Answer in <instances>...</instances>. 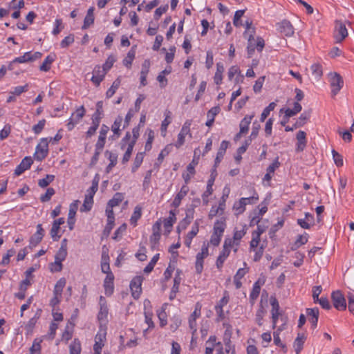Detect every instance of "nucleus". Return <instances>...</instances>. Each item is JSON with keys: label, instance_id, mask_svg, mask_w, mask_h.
Segmentation results:
<instances>
[{"label": "nucleus", "instance_id": "nucleus-1", "mask_svg": "<svg viewBox=\"0 0 354 354\" xmlns=\"http://www.w3.org/2000/svg\"><path fill=\"white\" fill-rule=\"evenodd\" d=\"M48 154V138H44L41 139L40 143L36 147L35 153L34 154L35 159L37 161H42Z\"/></svg>", "mask_w": 354, "mask_h": 354}, {"label": "nucleus", "instance_id": "nucleus-2", "mask_svg": "<svg viewBox=\"0 0 354 354\" xmlns=\"http://www.w3.org/2000/svg\"><path fill=\"white\" fill-rule=\"evenodd\" d=\"M330 86L332 97H334L344 86L342 77L337 73L330 74Z\"/></svg>", "mask_w": 354, "mask_h": 354}, {"label": "nucleus", "instance_id": "nucleus-3", "mask_svg": "<svg viewBox=\"0 0 354 354\" xmlns=\"http://www.w3.org/2000/svg\"><path fill=\"white\" fill-rule=\"evenodd\" d=\"M86 114V109L84 106H81L77 108L75 112H73L68 120L66 127L68 131H71L74 129L75 126L78 124L80 120L84 118Z\"/></svg>", "mask_w": 354, "mask_h": 354}, {"label": "nucleus", "instance_id": "nucleus-4", "mask_svg": "<svg viewBox=\"0 0 354 354\" xmlns=\"http://www.w3.org/2000/svg\"><path fill=\"white\" fill-rule=\"evenodd\" d=\"M335 24L334 38L337 43H340L348 36V30L342 21L336 20Z\"/></svg>", "mask_w": 354, "mask_h": 354}, {"label": "nucleus", "instance_id": "nucleus-5", "mask_svg": "<svg viewBox=\"0 0 354 354\" xmlns=\"http://www.w3.org/2000/svg\"><path fill=\"white\" fill-rule=\"evenodd\" d=\"M331 299L333 306L338 310L346 309V301L344 295L340 290L333 291L331 294Z\"/></svg>", "mask_w": 354, "mask_h": 354}, {"label": "nucleus", "instance_id": "nucleus-6", "mask_svg": "<svg viewBox=\"0 0 354 354\" xmlns=\"http://www.w3.org/2000/svg\"><path fill=\"white\" fill-rule=\"evenodd\" d=\"M209 255L208 244L203 243L201 252H198L196 257L195 268L197 274H201L203 270V260Z\"/></svg>", "mask_w": 354, "mask_h": 354}, {"label": "nucleus", "instance_id": "nucleus-7", "mask_svg": "<svg viewBox=\"0 0 354 354\" xmlns=\"http://www.w3.org/2000/svg\"><path fill=\"white\" fill-rule=\"evenodd\" d=\"M143 277L141 276H136L133 278L130 282V288L131 290L132 296L134 299H137L140 297L142 292V282Z\"/></svg>", "mask_w": 354, "mask_h": 354}, {"label": "nucleus", "instance_id": "nucleus-8", "mask_svg": "<svg viewBox=\"0 0 354 354\" xmlns=\"http://www.w3.org/2000/svg\"><path fill=\"white\" fill-rule=\"evenodd\" d=\"M100 310L97 313V319L100 322L107 321L109 313V308L106 304V300L103 296H100L99 299Z\"/></svg>", "mask_w": 354, "mask_h": 354}, {"label": "nucleus", "instance_id": "nucleus-9", "mask_svg": "<svg viewBox=\"0 0 354 354\" xmlns=\"http://www.w3.org/2000/svg\"><path fill=\"white\" fill-rule=\"evenodd\" d=\"M33 163V160L30 156H26L20 162L19 165L16 167L15 170V176H20L26 170L30 168L32 164Z\"/></svg>", "mask_w": 354, "mask_h": 354}, {"label": "nucleus", "instance_id": "nucleus-10", "mask_svg": "<svg viewBox=\"0 0 354 354\" xmlns=\"http://www.w3.org/2000/svg\"><path fill=\"white\" fill-rule=\"evenodd\" d=\"M114 274L113 272L108 273L104 280V288L106 295L111 296L114 291Z\"/></svg>", "mask_w": 354, "mask_h": 354}, {"label": "nucleus", "instance_id": "nucleus-11", "mask_svg": "<svg viewBox=\"0 0 354 354\" xmlns=\"http://www.w3.org/2000/svg\"><path fill=\"white\" fill-rule=\"evenodd\" d=\"M106 74V72L104 71L100 66L97 65L93 69L91 81L96 86H99L104 80Z\"/></svg>", "mask_w": 354, "mask_h": 354}, {"label": "nucleus", "instance_id": "nucleus-12", "mask_svg": "<svg viewBox=\"0 0 354 354\" xmlns=\"http://www.w3.org/2000/svg\"><path fill=\"white\" fill-rule=\"evenodd\" d=\"M44 234L45 230H44L42 225L38 224L37 225L36 232L30 239V244L32 246H36L41 241Z\"/></svg>", "mask_w": 354, "mask_h": 354}, {"label": "nucleus", "instance_id": "nucleus-13", "mask_svg": "<svg viewBox=\"0 0 354 354\" xmlns=\"http://www.w3.org/2000/svg\"><path fill=\"white\" fill-rule=\"evenodd\" d=\"M279 30L286 37H290L294 34V28L288 20H283L279 24Z\"/></svg>", "mask_w": 354, "mask_h": 354}, {"label": "nucleus", "instance_id": "nucleus-14", "mask_svg": "<svg viewBox=\"0 0 354 354\" xmlns=\"http://www.w3.org/2000/svg\"><path fill=\"white\" fill-rule=\"evenodd\" d=\"M306 314L309 317V322L311 324L312 328L315 329L317 326L319 315V308L317 307L306 308Z\"/></svg>", "mask_w": 354, "mask_h": 354}, {"label": "nucleus", "instance_id": "nucleus-15", "mask_svg": "<svg viewBox=\"0 0 354 354\" xmlns=\"http://www.w3.org/2000/svg\"><path fill=\"white\" fill-rule=\"evenodd\" d=\"M104 117L103 111V102L98 101L96 104V111L93 114L91 120L92 123H95L100 125L102 118Z\"/></svg>", "mask_w": 354, "mask_h": 354}, {"label": "nucleus", "instance_id": "nucleus-16", "mask_svg": "<svg viewBox=\"0 0 354 354\" xmlns=\"http://www.w3.org/2000/svg\"><path fill=\"white\" fill-rule=\"evenodd\" d=\"M230 142L227 140H223L221 142L220 147L218 150L216 157L214 160V167H217L218 165L221 162L223 159L226 149L228 148Z\"/></svg>", "mask_w": 354, "mask_h": 354}, {"label": "nucleus", "instance_id": "nucleus-17", "mask_svg": "<svg viewBox=\"0 0 354 354\" xmlns=\"http://www.w3.org/2000/svg\"><path fill=\"white\" fill-rule=\"evenodd\" d=\"M302 109L301 105L299 102H295L294 106L292 109H281L280 113H284V115L286 118H290V117L296 115L298 113H299Z\"/></svg>", "mask_w": 354, "mask_h": 354}, {"label": "nucleus", "instance_id": "nucleus-18", "mask_svg": "<svg viewBox=\"0 0 354 354\" xmlns=\"http://www.w3.org/2000/svg\"><path fill=\"white\" fill-rule=\"evenodd\" d=\"M94 7H90L87 10L86 15L84 19V24L82 27L83 30L87 29L94 23Z\"/></svg>", "mask_w": 354, "mask_h": 354}, {"label": "nucleus", "instance_id": "nucleus-19", "mask_svg": "<svg viewBox=\"0 0 354 354\" xmlns=\"http://www.w3.org/2000/svg\"><path fill=\"white\" fill-rule=\"evenodd\" d=\"M306 339V337L304 333H298L297 337L293 343V347L296 354H299L301 351Z\"/></svg>", "mask_w": 354, "mask_h": 354}, {"label": "nucleus", "instance_id": "nucleus-20", "mask_svg": "<svg viewBox=\"0 0 354 354\" xmlns=\"http://www.w3.org/2000/svg\"><path fill=\"white\" fill-rule=\"evenodd\" d=\"M56 55L55 53H51L48 55L39 66V70L41 71L48 72L50 70L52 63L55 60Z\"/></svg>", "mask_w": 354, "mask_h": 354}, {"label": "nucleus", "instance_id": "nucleus-21", "mask_svg": "<svg viewBox=\"0 0 354 354\" xmlns=\"http://www.w3.org/2000/svg\"><path fill=\"white\" fill-rule=\"evenodd\" d=\"M169 214L170 216L164 221V227L167 234L171 232L173 225L176 221V215L173 210L169 212Z\"/></svg>", "mask_w": 354, "mask_h": 354}, {"label": "nucleus", "instance_id": "nucleus-22", "mask_svg": "<svg viewBox=\"0 0 354 354\" xmlns=\"http://www.w3.org/2000/svg\"><path fill=\"white\" fill-rule=\"evenodd\" d=\"M311 115V111H304L295 123V128H299L306 124Z\"/></svg>", "mask_w": 354, "mask_h": 354}, {"label": "nucleus", "instance_id": "nucleus-23", "mask_svg": "<svg viewBox=\"0 0 354 354\" xmlns=\"http://www.w3.org/2000/svg\"><path fill=\"white\" fill-rule=\"evenodd\" d=\"M254 118V115H245L239 124L240 127V133H246L249 130V125L251 123L252 118Z\"/></svg>", "mask_w": 354, "mask_h": 354}, {"label": "nucleus", "instance_id": "nucleus-24", "mask_svg": "<svg viewBox=\"0 0 354 354\" xmlns=\"http://www.w3.org/2000/svg\"><path fill=\"white\" fill-rule=\"evenodd\" d=\"M224 66L223 63L218 62L216 64V71L215 73L214 80L216 85H220L223 80V73L224 72Z\"/></svg>", "mask_w": 354, "mask_h": 354}, {"label": "nucleus", "instance_id": "nucleus-25", "mask_svg": "<svg viewBox=\"0 0 354 354\" xmlns=\"http://www.w3.org/2000/svg\"><path fill=\"white\" fill-rule=\"evenodd\" d=\"M225 227H226V218L223 216L214 223V232H215V233L217 232V234H220L223 235Z\"/></svg>", "mask_w": 354, "mask_h": 354}, {"label": "nucleus", "instance_id": "nucleus-26", "mask_svg": "<svg viewBox=\"0 0 354 354\" xmlns=\"http://www.w3.org/2000/svg\"><path fill=\"white\" fill-rule=\"evenodd\" d=\"M199 231L198 223L196 221L192 227V230L187 234L185 241V244L188 248L190 247L192 239L198 234Z\"/></svg>", "mask_w": 354, "mask_h": 354}, {"label": "nucleus", "instance_id": "nucleus-27", "mask_svg": "<svg viewBox=\"0 0 354 354\" xmlns=\"http://www.w3.org/2000/svg\"><path fill=\"white\" fill-rule=\"evenodd\" d=\"M308 240V234L304 233L303 235H299L295 243L291 245V250H296L301 245L306 244Z\"/></svg>", "mask_w": 354, "mask_h": 354}, {"label": "nucleus", "instance_id": "nucleus-28", "mask_svg": "<svg viewBox=\"0 0 354 354\" xmlns=\"http://www.w3.org/2000/svg\"><path fill=\"white\" fill-rule=\"evenodd\" d=\"M230 250H222L216 261V268L221 270L226 259L229 257Z\"/></svg>", "mask_w": 354, "mask_h": 354}, {"label": "nucleus", "instance_id": "nucleus-29", "mask_svg": "<svg viewBox=\"0 0 354 354\" xmlns=\"http://www.w3.org/2000/svg\"><path fill=\"white\" fill-rule=\"evenodd\" d=\"M248 46H247V53H248V57H251L254 51L255 48H257L256 46V41L254 38H253L252 35H249L248 37Z\"/></svg>", "mask_w": 354, "mask_h": 354}, {"label": "nucleus", "instance_id": "nucleus-30", "mask_svg": "<svg viewBox=\"0 0 354 354\" xmlns=\"http://www.w3.org/2000/svg\"><path fill=\"white\" fill-rule=\"evenodd\" d=\"M124 196L122 193L117 192L114 194L113 197L109 201L107 206L111 208H113L120 205V203L123 201Z\"/></svg>", "mask_w": 354, "mask_h": 354}, {"label": "nucleus", "instance_id": "nucleus-31", "mask_svg": "<svg viewBox=\"0 0 354 354\" xmlns=\"http://www.w3.org/2000/svg\"><path fill=\"white\" fill-rule=\"evenodd\" d=\"M245 199H244V198H241L239 201L234 204L233 209L235 211V214L236 215H239L245 212Z\"/></svg>", "mask_w": 354, "mask_h": 354}, {"label": "nucleus", "instance_id": "nucleus-32", "mask_svg": "<svg viewBox=\"0 0 354 354\" xmlns=\"http://www.w3.org/2000/svg\"><path fill=\"white\" fill-rule=\"evenodd\" d=\"M266 310L265 309V308L262 304V300H261L259 304V308L257 310L256 318H255L256 322L259 326H261L263 325L262 320H263V317L266 315Z\"/></svg>", "mask_w": 354, "mask_h": 354}, {"label": "nucleus", "instance_id": "nucleus-33", "mask_svg": "<svg viewBox=\"0 0 354 354\" xmlns=\"http://www.w3.org/2000/svg\"><path fill=\"white\" fill-rule=\"evenodd\" d=\"M66 281L65 278L59 279L55 286L53 295L62 296V293L64 286H66Z\"/></svg>", "mask_w": 354, "mask_h": 354}, {"label": "nucleus", "instance_id": "nucleus-34", "mask_svg": "<svg viewBox=\"0 0 354 354\" xmlns=\"http://www.w3.org/2000/svg\"><path fill=\"white\" fill-rule=\"evenodd\" d=\"M81 343L78 339H74L69 346L70 354H81Z\"/></svg>", "mask_w": 354, "mask_h": 354}, {"label": "nucleus", "instance_id": "nucleus-35", "mask_svg": "<svg viewBox=\"0 0 354 354\" xmlns=\"http://www.w3.org/2000/svg\"><path fill=\"white\" fill-rule=\"evenodd\" d=\"M93 198L91 196H85L83 205L80 207V212H89L93 207Z\"/></svg>", "mask_w": 354, "mask_h": 354}, {"label": "nucleus", "instance_id": "nucleus-36", "mask_svg": "<svg viewBox=\"0 0 354 354\" xmlns=\"http://www.w3.org/2000/svg\"><path fill=\"white\" fill-rule=\"evenodd\" d=\"M121 84L120 77H118L112 84L111 86L107 90L106 96L107 98L111 97L116 92Z\"/></svg>", "mask_w": 354, "mask_h": 354}, {"label": "nucleus", "instance_id": "nucleus-37", "mask_svg": "<svg viewBox=\"0 0 354 354\" xmlns=\"http://www.w3.org/2000/svg\"><path fill=\"white\" fill-rule=\"evenodd\" d=\"M145 153V152H139L136 154V156L134 159L133 165L131 168V171L133 173L136 172L142 163Z\"/></svg>", "mask_w": 354, "mask_h": 354}, {"label": "nucleus", "instance_id": "nucleus-38", "mask_svg": "<svg viewBox=\"0 0 354 354\" xmlns=\"http://www.w3.org/2000/svg\"><path fill=\"white\" fill-rule=\"evenodd\" d=\"M187 173L183 174V178L185 181V183L187 185L192 177L195 175L196 170L195 168L192 167V166H187Z\"/></svg>", "mask_w": 354, "mask_h": 354}, {"label": "nucleus", "instance_id": "nucleus-39", "mask_svg": "<svg viewBox=\"0 0 354 354\" xmlns=\"http://www.w3.org/2000/svg\"><path fill=\"white\" fill-rule=\"evenodd\" d=\"M132 48L127 53V56L123 60V64L127 67L130 68L131 66L132 62L135 58L136 52Z\"/></svg>", "mask_w": 354, "mask_h": 354}, {"label": "nucleus", "instance_id": "nucleus-40", "mask_svg": "<svg viewBox=\"0 0 354 354\" xmlns=\"http://www.w3.org/2000/svg\"><path fill=\"white\" fill-rule=\"evenodd\" d=\"M276 106H277V104L275 102H272L270 103L269 105L263 109V111L261 115V118H260L261 122L265 121V120L269 115L270 111H273L274 109V108L276 107Z\"/></svg>", "mask_w": 354, "mask_h": 354}, {"label": "nucleus", "instance_id": "nucleus-41", "mask_svg": "<svg viewBox=\"0 0 354 354\" xmlns=\"http://www.w3.org/2000/svg\"><path fill=\"white\" fill-rule=\"evenodd\" d=\"M245 13V10H239L235 12L234 19H233V24L235 27L239 28L243 26V24L241 21V18Z\"/></svg>", "mask_w": 354, "mask_h": 354}, {"label": "nucleus", "instance_id": "nucleus-42", "mask_svg": "<svg viewBox=\"0 0 354 354\" xmlns=\"http://www.w3.org/2000/svg\"><path fill=\"white\" fill-rule=\"evenodd\" d=\"M261 291V286L259 283V281H256L252 287V290L250 294V299L253 302L254 300L257 299Z\"/></svg>", "mask_w": 354, "mask_h": 354}, {"label": "nucleus", "instance_id": "nucleus-43", "mask_svg": "<svg viewBox=\"0 0 354 354\" xmlns=\"http://www.w3.org/2000/svg\"><path fill=\"white\" fill-rule=\"evenodd\" d=\"M55 178L54 175L47 174L45 178L39 180L38 185L42 188L46 187L55 180Z\"/></svg>", "mask_w": 354, "mask_h": 354}, {"label": "nucleus", "instance_id": "nucleus-44", "mask_svg": "<svg viewBox=\"0 0 354 354\" xmlns=\"http://www.w3.org/2000/svg\"><path fill=\"white\" fill-rule=\"evenodd\" d=\"M142 215V209L141 207L136 206L134 209L133 213L130 218V222L131 225L136 226L137 225V221Z\"/></svg>", "mask_w": 354, "mask_h": 354}, {"label": "nucleus", "instance_id": "nucleus-45", "mask_svg": "<svg viewBox=\"0 0 354 354\" xmlns=\"http://www.w3.org/2000/svg\"><path fill=\"white\" fill-rule=\"evenodd\" d=\"M212 187L213 185L207 184L206 190L202 194L203 203L205 205H207L209 203V196H211L214 192Z\"/></svg>", "mask_w": 354, "mask_h": 354}, {"label": "nucleus", "instance_id": "nucleus-46", "mask_svg": "<svg viewBox=\"0 0 354 354\" xmlns=\"http://www.w3.org/2000/svg\"><path fill=\"white\" fill-rule=\"evenodd\" d=\"M122 120H123L122 117V116H120V115H118V116L115 118V121H114V122H113V125H112V127H111V130H112V131H113V133H114L115 134H116L118 136H119L120 135V126H121V124H122Z\"/></svg>", "mask_w": 354, "mask_h": 354}, {"label": "nucleus", "instance_id": "nucleus-47", "mask_svg": "<svg viewBox=\"0 0 354 354\" xmlns=\"http://www.w3.org/2000/svg\"><path fill=\"white\" fill-rule=\"evenodd\" d=\"M190 132L187 131L186 130L181 129L180 133L178 135V140L175 144L176 148H180L182 145H184L186 135L189 134Z\"/></svg>", "mask_w": 354, "mask_h": 354}, {"label": "nucleus", "instance_id": "nucleus-48", "mask_svg": "<svg viewBox=\"0 0 354 354\" xmlns=\"http://www.w3.org/2000/svg\"><path fill=\"white\" fill-rule=\"evenodd\" d=\"M159 254H156L153 257L148 265L144 268L143 271L145 273L149 274L153 270L156 263L159 259Z\"/></svg>", "mask_w": 354, "mask_h": 354}, {"label": "nucleus", "instance_id": "nucleus-49", "mask_svg": "<svg viewBox=\"0 0 354 354\" xmlns=\"http://www.w3.org/2000/svg\"><path fill=\"white\" fill-rule=\"evenodd\" d=\"M115 61V57L113 55H111L108 57L105 63L101 67L104 71L107 73L112 68Z\"/></svg>", "mask_w": 354, "mask_h": 354}, {"label": "nucleus", "instance_id": "nucleus-50", "mask_svg": "<svg viewBox=\"0 0 354 354\" xmlns=\"http://www.w3.org/2000/svg\"><path fill=\"white\" fill-rule=\"evenodd\" d=\"M59 230L60 227L53 223L50 235L54 241H57L61 237V235L58 234Z\"/></svg>", "mask_w": 354, "mask_h": 354}, {"label": "nucleus", "instance_id": "nucleus-51", "mask_svg": "<svg viewBox=\"0 0 354 354\" xmlns=\"http://www.w3.org/2000/svg\"><path fill=\"white\" fill-rule=\"evenodd\" d=\"M16 253V250L14 248H11L8 250L6 254L3 257L1 261L0 262L1 265H8L10 263V258L14 256Z\"/></svg>", "mask_w": 354, "mask_h": 354}, {"label": "nucleus", "instance_id": "nucleus-52", "mask_svg": "<svg viewBox=\"0 0 354 354\" xmlns=\"http://www.w3.org/2000/svg\"><path fill=\"white\" fill-rule=\"evenodd\" d=\"M144 315L145 318V322L148 325V329L153 328L155 325L152 320L153 313L151 310H145Z\"/></svg>", "mask_w": 354, "mask_h": 354}, {"label": "nucleus", "instance_id": "nucleus-53", "mask_svg": "<svg viewBox=\"0 0 354 354\" xmlns=\"http://www.w3.org/2000/svg\"><path fill=\"white\" fill-rule=\"evenodd\" d=\"M41 342L35 339L32 343V346L30 348V354H41Z\"/></svg>", "mask_w": 354, "mask_h": 354}, {"label": "nucleus", "instance_id": "nucleus-54", "mask_svg": "<svg viewBox=\"0 0 354 354\" xmlns=\"http://www.w3.org/2000/svg\"><path fill=\"white\" fill-rule=\"evenodd\" d=\"M55 193V191L53 187L48 188L46 192L40 196V201L43 203L49 201Z\"/></svg>", "mask_w": 354, "mask_h": 354}, {"label": "nucleus", "instance_id": "nucleus-55", "mask_svg": "<svg viewBox=\"0 0 354 354\" xmlns=\"http://www.w3.org/2000/svg\"><path fill=\"white\" fill-rule=\"evenodd\" d=\"M182 273H183L182 270L177 269L176 274H175V277L174 279V285L172 286L173 289H174V290L177 289L179 290V286H180V284L182 281V278L180 277Z\"/></svg>", "mask_w": 354, "mask_h": 354}, {"label": "nucleus", "instance_id": "nucleus-56", "mask_svg": "<svg viewBox=\"0 0 354 354\" xmlns=\"http://www.w3.org/2000/svg\"><path fill=\"white\" fill-rule=\"evenodd\" d=\"M310 68H311L313 75L316 78H319V77H322L323 73H322V66L320 64H313L311 66Z\"/></svg>", "mask_w": 354, "mask_h": 354}, {"label": "nucleus", "instance_id": "nucleus-57", "mask_svg": "<svg viewBox=\"0 0 354 354\" xmlns=\"http://www.w3.org/2000/svg\"><path fill=\"white\" fill-rule=\"evenodd\" d=\"M332 154L336 166L338 167H342L344 164L342 156L339 154L337 151H336L335 149L332 150Z\"/></svg>", "mask_w": 354, "mask_h": 354}, {"label": "nucleus", "instance_id": "nucleus-58", "mask_svg": "<svg viewBox=\"0 0 354 354\" xmlns=\"http://www.w3.org/2000/svg\"><path fill=\"white\" fill-rule=\"evenodd\" d=\"M80 201L75 200L70 204L68 216L75 217Z\"/></svg>", "mask_w": 354, "mask_h": 354}, {"label": "nucleus", "instance_id": "nucleus-59", "mask_svg": "<svg viewBox=\"0 0 354 354\" xmlns=\"http://www.w3.org/2000/svg\"><path fill=\"white\" fill-rule=\"evenodd\" d=\"M46 122V121L45 119H42V120H39L37 124H35L32 127V129L33 132L37 135L39 134L44 129Z\"/></svg>", "mask_w": 354, "mask_h": 354}, {"label": "nucleus", "instance_id": "nucleus-60", "mask_svg": "<svg viewBox=\"0 0 354 354\" xmlns=\"http://www.w3.org/2000/svg\"><path fill=\"white\" fill-rule=\"evenodd\" d=\"M62 263V262L58 261L57 260L55 259V261L53 263H50L49 264L50 271L52 272H61L63 268V265Z\"/></svg>", "mask_w": 354, "mask_h": 354}, {"label": "nucleus", "instance_id": "nucleus-61", "mask_svg": "<svg viewBox=\"0 0 354 354\" xmlns=\"http://www.w3.org/2000/svg\"><path fill=\"white\" fill-rule=\"evenodd\" d=\"M74 35L71 34L64 37L60 43V46L63 48H67L74 42Z\"/></svg>", "mask_w": 354, "mask_h": 354}, {"label": "nucleus", "instance_id": "nucleus-62", "mask_svg": "<svg viewBox=\"0 0 354 354\" xmlns=\"http://www.w3.org/2000/svg\"><path fill=\"white\" fill-rule=\"evenodd\" d=\"M127 228V225L126 223L122 224L114 232L113 239L115 240H118V238H120L124 232H126Z\"/></svg>", "mask_w": 354, "mask_h": 354}, {"label": "nucleus", "instance_id": "nucleus-63", "mask_svg": "<svg viewBox=\"0 0 354 354\" xmlns=\"http://www.w3.org/2000/svg\"><path fill=\"white\" fill-rule=\"evenodd\" d=\"M28 62H31L30 52H26L24 55L16 57L13 59V62L17 63H26Z\"/></svg>", "mask_w": 354, "mask_h": 354}, {"label": "nucleus", "instance_id": "nucleus-64", "mask_svg": "<svg viewBox=\"0 0 354 354\" xmlns=\"http://www.w3.org/2000/svg\"><path fill=\"white\" fill-rule=\"evenodd\" d=\"M11 132V126L7 124L4 126L3 129L0 131V140H3L7 138Z\"/></svg>", "mask_w": 354, "mask_h": 354}]
</instances>
